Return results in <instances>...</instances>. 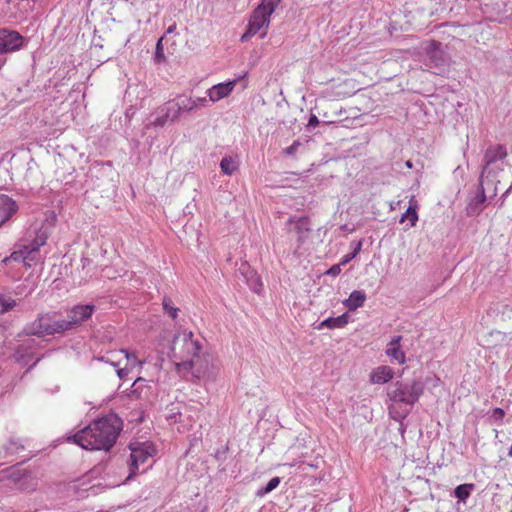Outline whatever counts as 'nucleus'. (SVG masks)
<instances>
[{
    "mask_svg": "<svg viewBox=\"0 0 512 512\" xmlns=\"http://www.w3.org/2000/svg\"><path fill=\"white\" fill-rule=\"evenodd\" d=\"M177 105L179 107L180 115L183 113H189L196 109V101H192V97L186 95H179L175 97Z\"/></svg>",
    "mask_w": 512,
    "mask_h": 512,
    "instance_id": "obj_24",
    "label": "nucleus"
},
{
    "mask_svg": "<svg viewBox=\"0 0 512 512\" xmlns=\"http://www.w3.org/2000/svg\"><path fill=\"white\" fill-rule=\"evenodd\" d=\"M299 146H300V142L294 141L289 147H287L285 149V153L287 155H295Z\"/></svg>",
    "mask_w": 512,
    "mask_h": 512,
    "instance_id": "obj_43",
    "label": "nucleus"
},
{
    "mask_svg": "<svg viewBox=\"0 0 512 512\" xmlns=\"http://www.w3.org/2000/svg\"><path fill=\"white\" fill-rule=\"evenodd\" d=\"M244 269H247V270H248V269H249V266L242 265V267L240 268V270L242 271V270H244Z\"/></svg>",
    "mask_w": 512,
    "mask_h": 512,
    "instance_id": "obj_51",
    "label": "nucleus"
},
{
    "mask_svg": "<svg viewBox=\"0 0 512 512\" xmlns=\"http://www.w3.org/2000/svg\"><path fill=\"white\" fill-rule=\"evenodd\" d=\"M192 101H196V109L200 106H203L205 105V103L207 102L206 98L205 97H198V98H192Z\"/></svg>",
    "mask_w": 512,
    "mask_h": 512,
    "instance_id": "obj_47",
    "label": "nucleus"
},
{
    "mask_svg": "<svg viewBox=\"0 0 512 512\" xmlns=\"http://www.w3.org/2000/svg\"><path fill=\"white\" fill-rule=\"evenodd\" d=\"M144 382H145V379L142 377H138L137 379H135L132 384L131 394H136L137 397H139L140 393H141L139 390L142 388V384Z\"/></svg>",
    "mask_w": 512,
    "mask_h": 512,
    "instance_id": "obj_39",
    "label": "nucleus"
},
{
    "mask_svg": "<svg viewBox=\"0 0 512 512\" xmlns=\"http://www.w3.org/2000/svg\"><path fill=\"white\" fill-rule=\"evenodd\" d=\"M130 455L127 460V465L129 469V474L123 481V483H127L129 480L135 476L139 467L145 464L148 459L152 456L150 452V446L144 443H133L129 446Z\"/></svg>",
    "mask_w": 512,
    "mask_h": 512,
    "instance_id": "obj_7",
    "label": "nucleus"
},
{
    "mask_svg": "<svg viewBox=\"0 0 512 512\" xmlns=\"http://www.w3.org/2000/svg\"><path fill=\"white\" fill-rule=\"evenodd\" d=\"M406 219L410 221V226L413 227L418 221V214L415 206H409L406 212L402 215L400 222H404Z\"/></svg>",
    "mask_w": 512,
    "mask_h": 512,
    "instance_id": "obj_33",
    "label": "nucleus"
},
{
    "mask_svg": "<svg viewBox=\"0 0 512 512\" xmlns=\"http://www.w3.org/2000/svg\"><path fill=\"white\" fill-rule=\"evenodd\" d=\"M319 124V120L316 115L311 114L308 120V128H315Z\"/></svg>",
    "mask_w": 512,
    "mask_h": 512,
    "instance_id": "obj_46",
    "label": "nucleus"
},
{
    "mask_svg": "<svg viewBox=\"0 0 512 512\" xmlns=\"http://www.w3.org/2000/svg\"><path fill=\"white\" fill-rule=\"evenodd\" d=\"M281 0H261L260 5L254 11L248 25L246 33L242 36V41L256 34L263 38L270 23V15L274 12Z\"/></svg>",
    "mask_w": 512,
    "mask_h": 512,
    "instance_id": "obj_4",
    "label": "nucleus"
},
{
    "mask_svg": "<svg viewBox=\"0 0 512 512\" xmlns=\"http://www.w3.org/2000/svg\"><path fill=\"white\" fill-rule=\"evenodd\" d=\"M41 348V342L19 333L14 341L10 343L9 349L13 351L12 358L21 366L30 364V367L35 366L41 359L38 356V351Z\"/></svg>",
    "mask_w": 512,
    "mask_h": 512,
    "instance_id": "obj_3",
    "label": "nucleus"
},
{
    "mask_svg": "<svg viewBox=\"0 0 512 512\" xmlns=\"http://www.w3.org/2000/svg\"><path fill=\"white\" fill-rule=\"evenodd\" d=\"M401 336H394L387 345L386 354L391 358L392 361H396L399 364H404L406 361L405 353L401 346Z\"/></svg>",
    "mask_w": 512,
    "mask_h": 512,
    "instance_id": "obj_18",
    "label": "nucleus"
},
{
    "mask_svg": "<svg viewBox=\"0 0 512 512\" xmlns=\"http://www.w3.org/2000/svg\"><path fill=\"white\" fill-rule=\"evenodd\" d=\"M280 484V478L279 477H273L271 478L268 483L260 488L258 491H257V496L259 497H263L265 496L266 494L272 492L274 489H276L278 487V485Z\"/></svg>",
    "mask_w": 512,
    "mask_h": 512,
    "instance_id": "obj_30",
    "label": "nucleus"
},
{
    "mask_svg": "<svg viewBox=\"0 0 512 512\" xmlns=\"http://www.w3.org/2000/svg\"><path fill=\"white\" fill-rule=\"evenodd\" d=\"M95 311V306L91 304L76 305L67 311L66 317L70 329H76L83 322L88 320Z\"/></svg>",
    "mask_w": 512,
    "mask_h": 512,
    "instance_id": "obj_11",
    "label": "nucleus"
},
{
    "mask_svg": "<svg viewBox=\"0 0 512 512\" xmlns=\"http://www.w3.org/2000/svg\"><path fill=\"white\" fill-rule=\"evenodd\" d=\"M123 360L126 361L125 366L131 367V371L136 367L141 368L142 365L144 364L143 361L138 360V358L136 357V355L134 353H130L125 349H124V353H123Z\"/></svg>",
    "mask_w": 512,
    "mask_h": 512,
    "instance_id": "obj_29",
    "label": "nucleus"
},
{
    "mask_svg": "<svg viewBox=\"0 0 512 512\" xmlns=\"http://www.w3.org/2000/svg\"><path fill=\"white\" fill-rule=\"evenodd\" d=\"M409 412H410V409H404L401 412H398V411H395L394 407L390 408V413L391 414H393V413L396 414V416H393V418L396 419V420H402V419L406 418L407 415L409 414Z\"/></svg>",
    "mask_w": 512,
    "mask_h": 512,
    "instance_id": "obj_40",
    "label": "nucleus"
},
{
    "mask_svg": "<svg viewBox=\"0 0 512 512\" xmlns=\"http://www.w3.org/2000/svg\"><path fill=\"white\" fill-rule=\"evenodd\" d=\"M349 321V315L347 313H344L338 317H329L325 320H323L318 328L319 329H322V328H330V329H334V328H342L344 327Z\"/></svg>",
    "mask_w": 512,
    "mask_h": 512,
    "instance_id": "obj_23",
    "label": "nucleus"
},
{
    "mask_svg": "<svg viewBox=\"0 0 512 512\" xmlns=\"http://www.w3.org/2000/svg\"><path fill=\"white\" fill-rule=\"evenodd\" d=\"M18 211L17 203L7 195H0V227Z\"/></svg>",
    "mask_w": 512,
    "mask_h": 512,
    "instance_id": "obj_17",
    "label": "nucleus"
},
{
    "mask_svg": "<svg viewBox=\"0 0 512 512\" xmlns=\"http://www.w3.org/2000/svg\"><path fill=\"white\" fill-rule=\"evenodd\" d=\"M406 167H408V168H412V163H411V161H409V160H408V161L406 162Z\"/></svg>",
    "mask_w": 512,
    "mask_h": 512,
    "instance_id": "obj_50",
    "label": "nucleus"
},
{
    "mask_svg": "<svg viewBox=\"0 0 512 512\" xmlns=\"http://www.w3.org/2000/svg\"><path fill=\"white\" fill-rule=\"evenodd\" d=\"M20 449H23L22 445H20L17 441H14V440L10 441L9 447H8V450L10 453H16Z\"/></svg>",
    "mask_w": 512,
    "mask_h": 512,
    "instance_id": "obj_44",
    "label": "nucleus"
},
{
    "mask_svg": "<svg viewBox=\"0 0 512 512\" xmlns=\"http://www.w3.org/2000/svg\"><path fill=\"white\" fill-rule=\"evenodd\" d=\"M116 372H117L118 377H119L121 380H123V379H125V378L128 376V374H129V373H131L132 371H131V367H129V366H124L123 368H118Z\"/></svg>",
    "mask_w": 512,
    "mask_h": 512,
    "instance_id": "obj_42",
    "label": "nucleus"
},
{
    "mask_svg": "<svg viewBox=\"0 0 512 512\" xmlns=\"http://www.w3.org/2000/svg\"><path fill=\"white\" fill-rule=\"evenodd\" d=\"M237 81H238L237 79H234V80H230V81L219 83V84L212 86L210 89L207 90L209 99L212 102H217V101L229 96L232 93Z\"/></svg>",
    "mask_w": 512,
    "mask_h": 512,
    "instance_id": "obj_16",
    "label": "nucleus"
},
{
    "mask_svg": "<svg viewBox=\"0 0 512 512\" xmlns=\"http://www.w3.org/2000/svg\"><path fill=\"white\" fill-rule=\"evenodd\" d=\"M251 274V277L248 278L247 282H248V285L251 287V289L255 292V293H260L261 292V289H262V284L261 282L259 281L258 277H256L255 273H253L252 271L250 272Z\"/></svg>",
    "mask_w": 512,
    "mask_h": 512,
    "instance_id": "obj_36",
    "label": "nucleus"
},
{
    "mask_svg": "<svg viewBox=\"0 0 512 512\" xmlns=\"http://www.w3.org/2000/svg\"><path fill=\"white\" fill-rule=\"evenodd\" d=\"M221 171L231 176L238 169V162L232 156H224L220 162Z\"/></svg>",
    "mask_w": 512,
    "mask_h": 512,
    "instance_id": "obj_25",
    "label": "nucleus"
},
{
    "mask_svg": "<svg viewBox=\"0 0 512 512\" xmlns=\"http://www.w3.org/2000/svg\"><path fill=\"white\" fill-rule=\"evenodd\" d=\"M26 470L17 467H10L0 471V480L9 481L13 488H17L21 482L23 476H25Z\"/></svg>",
    "mask_w": 512,
    "mask_h": 512,
    "instance_id": "obj_19",
    "label": "nucleus"
},
{
    "mask_svg": "<svg viewBox=\"0 0 512 512\" xmlns=\"http://www.w3.org/2000/svg\"><path fill=\"white\" fill-rule=\"evenodd\" d=\"M202 342L195 338L191 331L177 332L170 346L169 357L175 362L179 373L192 371L197 377L215 379L219 366L216 363L209 365L206 356H201Z\"/></svg>",
    "mask_w": 512,
    "mask_h": 512,
    "instance_id": "obj_1",
    "label": "nucleus"
},
{
    "mask_svg": "<svg viewBox=\"0 0 512 512\" xmlns=\"http://www.w3.org/2000/svg\"><path fill=\"white\" fill-rule=\"evenodd\" d=\"M23 45V37L14 30L0 29V53L19 50Z\"/></svg>",
    "mask_w": 512,
    "mask_h": 512,
    "instance_id": "obj_12",
    "label": "nucleus"
},
{
    "mask_svg": "<svg viewBox=\"0 0 512 512\" xmlns=\"http://www.w3.org/2000/svg\"><path fill=\"white\" fill-rule=\"evenodd\" d=\"M16 306V301L9 295L0 294V308L2 312L12 310Z\"/></svg>",
    "mask_w": 512,
    "mask_h": 512,
    "instance_id": "obj_31",
    "label": "nucleus"
},
{
    "mask_svg": "<svg viewBox=\"0 0 512 512\" xmlns=\"http://www.w3.org/2000/svg\"><path fill=\"white\" fill-rule=\"evenodd\" d=\"M505 415V412L503 409L501 408H495L493 410V413H492V417L495 419V420H501Z\"/></svg>",
    "mask_w": 512,
    "mask_h": 512,
    "instance_id": "obj_45",
    "label": "nucleus"
},
{
    "mask_svg": "<svg viewBox=\"0 0 512 512\" xmlns=\"http://www.w3.org/2000/svg\"><path fill=\"white\" fill-rule=\"evenodd\" d=\"M45 314L48 336L54 334H63L64 332L71 330L66 315L62 316L57 312Z\"/></svg>",
    "mask_w": 512,
    "mask_h": 512,
    "instance_id": "obj_13",
    "label": "nucleus"
},
{
    "mask_svg": "<svg viewBox=\"0 0 512 512\" xmlns=\"http://www.w3.org/2000/svg\"><path fill=\"white\" fill-rule=\"evenodd\" d=\"M123 353L124 349H121L119 351H111L108 352L106 355L102 356L101 358H99V360L109 363L114 367H118L123 360Z\"/></svg>",
    "mask_w": 512,
    "mask_h": 512,
    "instance_id": "obj_27",
    "label": "nucleus"
},
{
    "mask_svg": "<svg viewBox=\"0 0 512 512\" xmlns=\"http://www.w3.org/2000/svg\"><path fill=\"white\" fill-rule=\"evenodd\" d=\"M120 418L109 414L99 418L68 438L86 450L109 451L122 430Z\"/></svg>",
    "mask_w": 512,
    "mask_h": 512,
    "instance_id": "obj_2",
    "label": "nucleus"
},
{
    "mask_svg": "<svg viewBox=\"0 0 512 512\" xmlns=\"http://www.w3.org/2000/svg\"><path fill=\"white\" fill-rule=\"evenodd\" d=\"M474 484H461L454 490V495L461 501H465L471 494Z\"/></svg>",
    "mask_w": 512,
    "mask_h": 512,
    "instance_id": "obj_28",
    "label": "nucleus"
},
{
    "mask_svg": "<svg viewBox=\"0 0 512 512\" xmlns=\"http://www.w3.org/2000/svg\"><path fill=\"white\" fill-rule=\"evenodd\" d=\"M163 308L172 319L177 317L178 308L172 306L170 299L163 300Z\"/></svg>",
    "mask_w": 512,
    "mask_h": 512,
    "instance_id": "obj_37",
    "label": "nucleus"
},
{
    "mask_svg": "<svg viewBox=\"0 0 512 512\" xmlns=\"http://www.w3.org/2000/svg\"><path fill=\"white\" fill-rule=\"evenodd\" d=\"M506 155V149L502 145L488 147L484 155V165L480 178L485 179L488 182H491V186L494 185V181L489 179L493 170L492 166L496 164L498 161L503 160L506 157Z\"/></svg>",
    "mask_w": 512,
    "mask_h": 512,
    "instance_id": "obj_9",
    "label": "nucleus"
},
{
    "mask_svg": "<svg viewBox=\"0 0 512 512\" xmlns=\"http://www.w3.org/2000/svg\"><path fill=\"white\" fill-rule=\"evenodd\" d=\"M351 245L353 246V251L342 257L341 264L346 265L360 253L362 248V241L359 240L357 242H352Z\"/></svg>",
    "mask_w": 512,
    "mask_h": 512,
    "instance_id": "obj_32",
    "label": "nucleus"
},
{
    "mask_svg": "<svg viewBox=\"0 0 512 512\" xmlns=\"http://www.w3.org/2000/svg\"><path fill=\"white\" fill-rule=\"evenodd\" d=\"M37 487L36 479L26 471L25 476H23L21 482L19 483L16 489L24 491V492H32Z\"/></svg>",
    "mask_w": 512,
    "mask_h": 512,
    "instance_id": "obj_26",
    "label": "nucleus"
},
{
    "mask_svg": "<svg viewBox=\"0 0 512 512\" xmlns=\"http://www.w3.org/2000/svg\"><path fill=\"white\" fill-rule=\"evenodd\" d=\"M47 233L44 230L35 231V236L31 240H25L21 247L14 251L10 257H6L3 261L5 263L10 260L22 261L30 266L31 261H36L38 252L41 246L45 245L47 241Z\"/></svg>",
    "mask_w": 512,
    "mask_h": 512,
    "instance_id": "obj_6",
    "label": "nucleus"
},
{
    "mask_svg": "<svg viewBox=\"0 0 512 512\" xmlns=\"http://www.w3.org/2000/svg\"><path fill=\"white\" fill-rule=\"evenodd\" d=\"M175 29H176V25H171L168 27L167 33H169V34L173 33L175 31Z\"/></svg>",
    "mask_w": 512,
    "mask_h": 512,
    "instance_id": "obj_48",
    "label": "nucleus"
},
{
    "mask_svg": "<svg viewBox=\"0 0 512 512\" xmlns=\"http://www.w3.org/2000/svg\"><path fill=\"white\" fill-rule=\"evenodd\" d=\"M163 39H164V37H161L157 41V44H156L155 59H156L157 62H161V61H163L165 59L164 49H163Z\"/></svg>",
    "mask_w": 512,
    "mask_h": 512,
    "instance_id": "obj_38",
    "label": "nucleus"
},
{
    "mask_svg": "<svg viewBox=\"0 0 512 512\" xmlns=\"http://www.w3.org/2000/svg\"><path fill=\"white\" fill-rule=\"evenodd\" d=\"M512 190V185L505 191L503 196H506Z\"/></svg>",
    "mask_w": 512,
    "mask_h": 512,
    "instance_id": "obj_49",
    "label": "nucleus"
},
{
    "mask_svg": "<svg viewBox=\"0 0 512 512\" xmlns=\"http://www.w3.org/2000/svg\"><path fill=\"white\" fill-rule=\"evenodd\" d=\"M394 372L389 366H379L370 374V381L373 384H384L393 378Z\"/></svg>",
    "mask_w": 512,
    "mask_h": 512,
    "instance_id": "obj_20",
    "label": "nucleus"
},
{
    "mask_svg": "<svg viewBox=\"0 0 512 512\" xmlns=\"http://www.w3.org/2000/svg\"><path fill=\"white\" fill-rule=\"evenodd\" d=\"M423 393V384L419 380L398 381L388 390V397L394 403L413 406Z\"/></svg>",
    "mask_w": 512,
    "mask_h": 512,
    "instance_id": "obj_5",
    "label": "nucleus"
},
{
    "mask_svg": "<svg viewBox=\"0 0 512 512\" xmlns=\"http://www.w3.org/2000/svg\"><path fill=\"white\" fill-rule=\"evenodd\" d=\"M366 300V295L363 291L360 290H354L348 299H346L343 304L345 307L350 310L354 311L364 305V302Z\"/></svg>",
    "mask_w": 512,
    "mask_h": 512,
    "instance_id": "obj_22",
    "label": "nucleus"
},
{
    "mask_svg": "<svg viewBox=\"0 0 512 512\" xmlns=\"http://www.w3.org/2000/svg\"><path fill=\"white\" fill-rule=\"evenodd\" d=\"M489 185H491V182L480 178L479 191L466 207V212L469 216H476L482 211V205L486 200V189Z\"/></svg>",
    "mask_w": 512,
    "mask_h": 512,
    "instance_id": "obj_14",
    "label": "nucleus"
},
{
    "mask_svg": "<svg viewBox=\"0 0 512 512\" xmlns=\"http://www.w3.org/2000/svg\"><path fill=\"white\" fill-rule=\"evenodd\" d=\"M343 265L344 264H341V261H340L338 264L331 266L329 268V270L327 271V274L331 275L333 277L338 276L341 273V266H343Z\"/></svg>",
    "mask_w": 512,
    "mask_h": 512,
    "instance_id": "obj_41",
    "label": "nucleus"
},
{
    "mask_svg": "<svg viewBox=\"0 0 512 512\" xmlns=\"http://www.w3.org/2000/svg\"><path fill=\"white\" fill-rule=\"evenodd\" d=\"M430 68L436 69V74L444 72L449 63L448 55L443 51L442 46L437 41H431L426 48Z\"/></svg>",
    "mask_w": 512,
    "mask_h": 512,
    "instance_id": "obj_10",
    "label": "nucleus"
},
{
    "mask_svg": "<svg viewBox=\"0 0 512 512\" xmlns=\"http://www.w3.org/2000/svg\"><path fill=\"white\" fill-rule=\"evenodd\" d=\"M251 274V277L248 278L247 282H248V285L251 287V289L255 292V293H260L261 292V289H262V284L261 282L259 281L258 277H256L255 273H253L252 271L250 272Z\"/></svg>",
    "mask_w": 512,
    "mask_h": 512,
    "instance_id": "obj_35",
    "label": "nucleus"
},
{
    "mask_svg": "<svg viewBox=\"0 0 512 512\" xmlns=\"http://www.w3.org/2000/svg\"><path fill=\"white\" fill-rule=\"evenodd\" d=\"M20 335H25L26 337L37 336L43 337L47 335V325H46V314H40L34 321L28 323L23 328Z\"/></svg>",
    "mask_w": 512,
    "mask_h": 512,
    "instance_id": "obj_15",
    "label": "nucleus"
},
{
    "mask_svg": "<svg viewBox=\"0 0 512 512\" xmlns=\"http://www.w3.org/2000/svg\"><path fill=\"white\" fill-rule=\"evenodd\" d=\"M180 116L179 107L174 98L157 109L151 124L156 127H163L168 122H176Z\"/></svg>",
    "mask_w": 512,
    "mask_h": 512,
    "instance_id": "obj_8",
    "label": "nucleus"
},
{
    "mask_svg": "<svg viewBox=\"0 0 512 512\" xmlns=\"http://www.w3.org/2000/svg\"><path fill=\"white\" fill-rule=\"evenodd\" d=\"M497 310L503 317L510 318L512 316V299H507L497 305Z\"/></svg>",
    "mask_w": 512,
    "mask_h": 512,
    "instance_id": "obj_34",
    "label": "nucleus"
},
{
    "mask_svg": "<svg viewBox=\"0 0 512 512\" xmlns=\"http://www.w3.org/2000/svg\"><path fill=\"white\" fill-rule=\"evenodd\" d=\"M293 230L297 234V242L299 245L303 244L308 237L310 231L309 220L305 217L299 218L293 223Z\"/></svg>",
    "mask_w": 512,
    "mask_h": 512,
    "instance_id": "obj_21",
    "label": "nucleus"
},
{
    "mask_svg": "<svg viewBox=\"0 0 512 512\" xmlns=\"http://www.w3.org/2000/svg\"><path fill=\"white\" fill-rule=\"evenodd\" d=\"M508 455H509L510 457H512V444H511V447H510V449H509Z\"/></svg>",
    "mask_w": 512,
    "mask_h": 512,
    "instance_id": "obj_52",
    "label": "nucleus"
}]
</instances>
